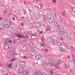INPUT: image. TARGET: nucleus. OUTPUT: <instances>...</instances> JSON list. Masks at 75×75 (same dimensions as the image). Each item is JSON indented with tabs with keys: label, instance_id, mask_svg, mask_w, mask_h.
I'll use <instances>...</instances> for the list:
<instances>
[{
	"label": "nucleus",
	"instance_id": "nucleus-15",
	"mask_svg": "<svg viewBox=\"0 0 75 75\" xmlns=\"http://www.w3.org/2000/svg\"><path fill=\"white\" fill-rule=\"evenodd\" d=\"M29 13L30 14V16H33L34 15V13L33 11L31 10H29Z\"/></svg>",
	"mask_w": 75,
	"mask_h": 75
},
{
	"label": "nucleus",
	"instance_id": "nucleus-49",
	"mask_svg": "<svg viewBox=\"0 0 75 75\" xmlns=\"http://www.w3.org/2000/svg\"><path fill=\"white\" fill-rule=\"evenodd\" d=\"M12 19L13 20H16V18H14V17H13Z\"/></svg>",
	"mask_w": 75,
	"mask_h": 75
},
{
	"label": "nucleus",
	"instance_id": "nucleus-29",
	"mask_svg": "<svg viewBox=\"0 0 75 75\" xmlns=\"http://www.w3.org/2000/svg\"><path fill=\"white\" fill-rule=\"evenodd\" d=\"M51 19H48V21L49 22V23H52V22H53V21H51Z\"/></svg>",
	"mask_w": 75,
	"mask_h": 75
},
{
	"label": "nucleus",
	"instance_id": "nucleus-27",
	"mask_svg": "<svg viewBox=\"0 0 75 75\" xmlns=\"http://www.w3.org/2000/svg\"><path fill=\"white\" fill-rule=\"evenodd\" d=\"M44 73V74H45L46 75H47L48 74V72H47L46 71H45Z\"/></svg>",
	"mask_w": 75,
	"mask_h": 75
},
{
	"label": "nucleus",
	"instance_id": "nucleus-8",
	"mask_svg": "<svg viewBox=\"0 0 75 75\" xmlns=\"http://www.w3.org/2000/svg\"><path fill=\"white\" fill-rule=\"evenodd\" d=\"M22 50L23 51L25 52L28 50V48L26 46H24L23 47Z\"/></svg>",
	"mask_w": 75,
	"mask_h": 75
},
{
	"label": "nucleus",
	"instance_id": "nucleus-60",
	"mask_svg": "<svg viewBox=\"0 0 75 75\" xmlns=\"http://www.w3.org/2000/svg\"><path fill=\"white\" fill-rule=\"evenodd\" d=\"M4 72V71H2V70L1 71V72Z\"/></svg>",
	"mask_w": 75,
	"mask_h": 75
},
{
	"label": "nucleus",
	"instance_id": "nucleus-36",
	"mask_svg": "<svg viewBox=\"0 0 75 75\" xmlns=\"http://www.w3.org/2000/svg\"><path fill=\"white\" fill-rule=\"evenodd\" d=\"M41 46L42 47H45V45H44V44H42L41 45Z\"/></svg>",
	"mask_w": 75,
	"mask_h": 75
},
{
	"label": "nucleus",
	"instance_id": "nucleus-10",
	"mask_svg": "<svg viewBox=\"0 0 75 75\" xmlns=\"http://www.w3.org/2000/svg\"><path fill=\"white\" fill-rule=\"evenodd\" d=\"M29 47L31 48H34V44L32 42H31L28 44Z\"/></svg>",
	"mask_w": 75,
	"mask_h": 75
},
{
	"label": "nucleus",
	"instance_id": "nucleus-57",
	"mask_svg": "<svg viewBox=\"0 0 75 75\" xmlns=\"http://www.w3.org/2000/svg\"><path fill=\"white\" fill-rule=\"evenodd\" d=\"M60 21L61 22H62V19H60Z\"/></svg>",
	"mask_w": 75,
	"mask_h": 75
},
{
	"label": "nucleus",
	"instance_id": "nucleus-31",
	"mask_svg": "<svg viewBox=\"0 0 75 75\" xmlns=\"http://www.w3.org/2000/svg\"><path fill=\"white\" fill-rule=\"evenodd\" d=\"M16 58L12 59L11 61H15V60H16Z\"/></svg>",
	"mask_w": 75,
	"mask_h": 75
},
{
	"label": "nucleus",
	"instance_id": "nucleus-24",
	"mask_svg": "<svg viewBox=\"0 0 75 75\" xmlns=\"http://www.w3.org/2000/svg\"><path fill=\"white\" fill-rule=\"evenodd\" d=\"M27 71H24L23 72V75H27Z\"/></svg>",
	"mask_w": 75,
	"mask_h": 75
},
{
	"label": "nucleus",
	"instance_id": "nucleus-37",
	"mask_svg": "<svg viewBox=\"0 0 75 75\" xmlns=\"http://www.w3.org/2000/svg\"><path fill=\"white\" fill-rule=\"evenodd\" d=\"M33 36H35V35H37V34L36 33H34L33 35Z\"/></svg>",
	"mask_w": 75,
	"mask_h": 75
},
{
	"label": "nucleus",
	"instance_id": "nucleus-56",
	"mask_svg": "<svg viewBox=\"0 0 75 75\" xmlns=\"http://www.w3.org/2000/svg\"><path fill=\"white\" fill-rule=\"evenodd\" d=\"M41 7V8H42V5H41L40 6Z\"/></svg>",
	"mask_w": 75,
	"mask_h": 75
},
{
	"label": "nucleus",
	"instance_id": "nucleus-52",
	"mask_svg": "<svg viewBox=\"0 0 75 75\" xmlns=\"http://www.w3.org/2000/svg\"><path fill=\"white\" fill-rule=\"evenodd\" d=\"M73 52H75V49H73Z\"/></svg>",
	"mask_w": 75,
	"mask_h": 75
},
{
	"label": "nucleus",
	"instance_id": "nucleus-11",
	"mask_svg": "<svg viewBox=\"0 0 75 75\" xmlns=\"http://www.w3.org/2000/svg\"><path fill=\"white\" fill-rule=\"evenodd\" d=\"M59 50L61 52H67V50L66 49H63V48L62 47H59Z\"/></svg>",
	"mask_w": 75,
	"mask_h": 75
},
{
	"label": "nucleus",
	"instance_id": "nucleus-54",
	"mask_svg": "<svg viewBox=\"0 0 75 75\" xmlns=\"http://www.w3.org/2000/svg\"><path fill=\"white\" fill-rule=\"evenodd\" d=\"M4 75H8V74L7 73H5L4 74Z\"/></svg>",
	"mask_w": 75,
	"mask_h": 75
},
{
	"label": "nucleus",
	"instance_id": "nucleus-32",
	"mask_svg": "<svg viewBox=\"0 0 75 75\" xmlns=\"http://www.w3.org/2000/svg\"><path fill=\"white\" fill-rule=\"evenodd\" d=\"M62 15L63 16H65V12H64L62 13Z\"/></svg>",
	"mask_w": 75,
	"mask_h": 75
},
{
	"label": "nucleus",
	"instance_id": "nucleus-64",
	"mask_svg": "<svg viewBox=\"0 0 75 75\" xmlns=\"http://www.w3.org/2000/svg\"><path fill=\"white\" fill-rule=\"evenodd\" d=\"M63 40L62 39H61V40Z\"/></svg>",
	"mask_w": 75,
	"mask_h": 75
},
{
	"label": "nucleus",
	"instance_id": "nucleus-34",
	"mask_svg": "<svg viewBox=\"0 0 75 75\" xmlns=\"http://www.w3.org/2000/svg\"><path fill=\"white\" fill-rule=\"evenodd\" d=\"M8 42H9V43H11V42H12V40H10L8 41Z\"/></svg>",
	"mask_w": 75,
	"mask_h": 75
},
{
	"label": "nucleus",
	"instance_id": "nucleus-14",
	"mask_svg": "<svg viewBox=\"0 0 75 75\" xmlns=\"http://www.w3.org/2000/svg\"><path fill=\"white\" fill-rule=\"evenodd\" d=\"M35 25L38 28H40L41 27V25L39 22H37L35 24Z\"/></svg>",
	"mask_w": 75,
	"mask_h": 75
},
{
	"label": "nucleus",
	"instance_id": "nucleus-33",
	"mask_svg": "<svg viewBox=\"0 0 75 75\" xmlns=\"http://www.w3.org/2000/svg\"><path fill=\"white\" fill-rule=\"evenodd\" d=\"M50 72L51 74L52 75H53V74H54V72L53 71H51Z\"/></svg>",
	"mask_w": 75,
	"mask_h": 75
},
{
	"label": "nucleus",
	"instance_id": "nucleus-28",
	"mask_svg": "<svg viewBox=\"0 0 75 75\" xmlns=\"http://www.w3.org/2000/svg\"><path fill=\"white\" fill-rule=\"evenodd\" d=\"M22 58H23V59H27V58H28V57L25 56H24L22 57Z\"/></svg>",
	"mask_w": 75,
	"mask_h": 75
},
{
	"label": "nucleus",
	"instance_id": "nucleus-18",
	"mask_svg": "<svg viewBox=\"0 0 75 75\" xmlns=\"http://www.w3.org/2000/svg\"><path fill=\"white\" fill-rule=\"evenodd\" d=\"M16 30V28H12L11 30V32L12 33H13V31H15Z\"/></svg>",
	"mask_w": 75,
	"mask_h": 75
},
{
	"label": "nucleus",
	"instance_id": "nucleus-62",
	"mask_svg": "<svg viewBox=\"0 0 75 75\" xmlns=\"http://www.w3.org/2000/svg\"><path fill=\"white\" fill-rule=\"evenodd\" d=\"M0 20H1V18H0Z\"/></svg>",
	"mask_w": 75,
	"mask_h": 75
},
{
	"label": "nucleus",
	"instance_id": "nucleus-63",
	"mask_svg": "<svg viewBox=\"0 0 75 75\" xmlns=\"http://www.w3.org/2000/svg\"><path fill=\"white\" fill-rule=\"evenodd\" d=\"M74 62H75V60H74Z\"/></svg>",
	"mask_w": 75,
	"mask_h": 75
},
{
	"label": "nucleus",
	"instance_id": "nucleus-20",
	"mask_svg": "<svg viewBox=\"0 0 75 75\" xmlns=\"http://www.w3.org/2000/svg\"><path fill=\"white\" fill-rule=\"evenodd\" d=\"M47 18L48 20V19H50V20H51L52 18V16H51V15L48 14L47 15Z\"/></svg>",
	"mask_w": 75,
	"mask_h": 75
},
{
	"label": "nucleus",
	"instance_id": "nucleus-43",
	"mask_svg": "<svg viewBox=\"0 0 75 75\" xmlns=\"http://www.w3.org/2000/svg\"><path fill=\"white\" fill-rule=\"evenodd\" d=\"M70 72H71V73H72L73 72V70H72V69H70Z\"/></svg>",
	"mask_w": 75,
	"mask_h": 75
},
{
	"label": "nucleus",
	"instance_id": "nucleus-55",
	"mask_svg": "<svg viewBox=\"0 0 75 75\" xmlns=\"http://www.w3.org/2000/svg\"><path fill=\"white\" fill-rule=\"evenodd\" d=\"M71 48H72V49H74V47H72V46H71Z\"/></svg>",
	"mask_w": 75,
	"mask_h": 75
},
{
	"label": "nucleus",
	"instance_id": "nucleus-38",
	"mask_svg": "<svg viewBox=\"0 0 75 75\" xmlns=\"http://www.w3.org/2000/svg\"><path fill=\"white\" fill-rule=\"evenodd\" d=\"M29 35H31V34H32V32L30 31L29 32Z\"/></svg>",
	"mask_w": 75,
	"mask_h": 75
},
{
	"label": "nucleus",
	"instance_id": "nucleus-51",
	"mask_svg": "<svg viewBox=\"0 0 75 75\" xmlns=\"http://www.w3.org/2000/svg\"><path fill=\"white\" fill-rule=\"evenodd\" d=\"M48 31H51V29H47Z\"/></svg>",
	"mask_w": 75,
	"mask_h": 75
},
{
	"label": "nucleus",
	"instance_id": "nucleus-5",
	"mask_svg": "<svg viewBox=\"0 0 75 75\" xmlns=\"http://www.w3.org/2000/svg\"><path fill=\"white\" fill-rule=\"evenodd\" d=\"M36 52H37L36 51V50H31L30 52V54L31 55H32V56H34V55H35L36 54Z\"/></svg>",
	"mask_w": 75,
	"mask_h": 75
},
{
	"label": "nucleus",
	"instance_id": "nucleus-45",
	"mask_svg": "<svg viewBox=\"0 0 75 75\" xmlns=\"http://www.w3.org/2000/svg\"><path fill=\"white\" fill-rule=\"evenodd\" d=\"M16 43V41L15 40H14L13 42L12 43V44H14V43Z\"/></svg>",
	"mask_w": 75,
	"mask_h": 75
},
{
	"label": "nucleus",
	"instance_id": "nucleus-46",
	"mask_svg": "<svg viewBox=\"0 0 75 75\" xmlns=\"http://www.w3.org/2000/svg\"><path fill=\"white\" fill-rule=\"evenodd\" d=\"M57 2V1L56 0H53V3H56Z\"/></svg>",
	"mask_w": 75,
	"mask_h": 75
},
{
	"label": "nucleus",
	"instance_id": "nucleus-1",
	"mask_svg": "<svg viewBox=\"0 0 75 75\" xmlns=\"http://www.w3.org/2000/svg\"><path fill=\"white\" fill-rule=\"evenodd\" d=\"M54 22L55 25L57 28V29H58V30H57L58 33L61 35H64V32L60 30V27H61V26L60 23L59 22V21H58V20L56 19H55L54 20Z\"/></svg>",
	"mask_w": 75,
	"mask_h": 75
},
{
	"label": "nucleus",
	"instance_id": "nucleus-58",
	"mask_svg": "<svg viewBox=\"0 0 75 75\" xmlns=\"http://www.w3.org/2000/svg\"><path fill=\"white\" fill-rule=\"evenodd\" d=\"M42 41H44V40H45L44 38H43V39H42Z\"/></svg>",
	"mask_w": 75,
	"mask_h": 75
},
{
	"label": "nucleus",
	"instance_id": "nucleus-16",
	"mask_svg": "<svg viewBox=\"0 0 75 75\" xmlns=\"http://www.w3.org/2000/svg\"><path fill=\"white\" fill-rule=\"evenodd\" d=\"M16 37H18V38H24V36L22 35H18L17 34L16 35Z\"/></svg>",
	"mask_w": 75,
	"mask_h": 75
},
{
	"label": "nucleus",
	"instance_id": "nucleus-21",
	"mask_svg": "<svg viewBox=\"0 0 75 75\" xmlns=\"http://www.w3.org/2000/svg\"><path fill=\"white\" fill-rule=\"evenodd\" d=\"M12 66V63H11L10 64H8L7 65V67L9 68H11V66Z\"/></svg>",
	"mask_w": 75,
	"mask_h": 75
},
{
	"label": "nucleus",
	"instance_id": "nucleus-25",
	"mask_svg": "<svg viewBox=\"0 0 75 75\" xmlns=\"http://www.w3.org/2000/svg\"><path fill=\"white\" fill-rule=\"evenodd\" d=\"M14 67H13V68L16 69L17 67V65L16 64H15L13 65Z\"/></svg>",
	"mask_w": 75,
	"mask_h": 75
},
{
	"label": "nucleus",
	"instance_id": "nucleus-9",
	"mask_svg": "<svg viewBox=\"0 0 75 75\" xmlns=\"http://www.w3.org/2000/svg\"><path fill=\"white\" fill-rule=\"evenodd\" d=\"M35 73L36 75H42V74H41L40 71H38L35 70H34Z\"/></svg>",
	"mask_w": 75,
	"mask_h": 75
},
{
	"label": "nucleus",
	"instance_id": "nucleus-26",
	"mask_svg": "<svg viewBox=\"0 0 75 75\" xmlns=\"http://www.w3.org/2000/svg\"><path fill=\"white\" fill-rule=\"evenodd\" d=\"M58 45L59 46H61L62 45V43H61L60 42H58Z\"/></svg>",
	"mask_w": 75,
	"mask_h": 75
},
{
	"label": "nucleus",
	"instance_id": "nucleus-40",
	"mask_svg": "<svg viewBox=\"0 0 75 75\" xmlns=\"http://www.w3.org/2000/svg\"><path fill=\"white\" fill-rule=\"evenodd\" d=\"M10 40V38H8L7 39L6 41H9Z\"/></svg>",
	"mask_w": 75,
	"mask_h": 75
},
{
	"label": "nucleus",
	"instance_id": "nucleus-30",
	"mask_svg": "<svg viewBox=\"0 0 75 75\" xmlns=\"http://www.w3.org/2000/svg\"><path fill=\"white\" fill-rule=\"evenodd\" d=\"M57 63L58 64H61V61L60 60H58L57 61Z\"/></svg>",
	"mask_w": 75,
	"mask_h": 75
},
{
	"label": "nucleus",
	"instance_id": "nucleus-23",
	"mask_svg": "<svg viewBox=\"0 0 75 75\" xmlns=\"http://www.w3.org/2000/svg\"><path fill=\"white\" fill-rule=\"evenodd\" d=\"M71 9H72V10L74 12V13H75V7L71 6Z\"/></svg>",
	"mask_w": 75,
	"mask_h": 75
},
{
	"label": "nucleus",
	"instance_id": "nucleus-6",
	"mask_svg": "<svg viewBox=\"0 0 75 75\" xmlns=\"http://www.w3.org/2000/svg\"><path fill=\"white\" fill-rule=\"evenodd\" d=\"M42 58V55L41 54H38L35 57L36 59H41Z\"/></svg>",
	"mask_w": 75,
	"mask_h": 75
},
{
	"label": "nucleus",
	"instance_id": "nucleus-50",
	"mask_svg": "<svg viewBox=\"0 0 75 75\" xmlns=\"http://www.w3.org/2000/svg\"><path fill=\"white\" fill-rule=\"evenodd\" d=\"M48 43H49V44H51V41L49 40L48 41Z\"/></svg>",
	"mask_w": 75,
	"mask_h": 75
},
{
	"label": "nucleus",
	"instance_id": "nucleus-4",
	"mask_svg": "<svg viewBox=\"0 0 75 75\" xmlns=\"http://www.w3.org/2000/svg\"><path fill=\"white\" fill-rule=\"evenodd\" d=\"M64 38L68 41L69 43L72 44V40L71 39V38L69 37L68 36H65L64 37Z\"/></svg>",
	"mask_w": 75,
	"mask_h": 75
},
{
	"label": "nucleus",
	"instance_id": "nucleus-53",
	"mask_svg": "<svg viewBox=\"0 0 75 75\" xmlns=\"http://www.w3.org/2000/svg\"><path fill=\"white\" fill-rule=\"evenodd\" d=\"M21 18H22V19H23V20L24 19V17H22Z\"/></svg>",
	"mask_w": 75,
	"mask_h": 75
},
{
	"label": "nucleus",
	"instance_id": "nucleus-48",
	"mask_svg": "<svg viewBox=\"0 0 75 75\" xmlns=\"http://www.w3.org/2000/svg\"><path fill=\"white\" fill-rule=\"evenodd\" d=\"M67 34H71V33L68 30L67 31Z\"/></svg>",
	"mask_w": 75,
	"mask_h": 75
},
{
	"label": "nucleus",
	"instance_id": "nucleus-19",
	"mask_svg": "<svg viewBox=\"0 0 75 75\" xmlns=\"http://www.w3.org/2000/svg\"><path fill=\"white\" fill-rule=\"evenodd\" d=\"M4 48L5 50H8L10 48V46L8 45H6L4 47Z\"/></svg>",
	"mask_w": 75,
	"mask_h": 75
},
{
	"label": "nucleus",
	"instance_id": "nucleus-59",
	"mask_svg": "<svg viewBox=\"0 0 75 75\" xmlns=\"http://www.w3.org/2000/svg\"><path fill=\"white\" fill-rule=\"evenodd\" d=\"M42 4H41V3H40V6H41V5H42Z\"/></svg>",
	"mask_w": 75,
	"mask_h": 75
},
{
	"label": "nucleus",
	"instance_id": "nucleus-2",
	"mask_svg": "<svg viewBox=\"0 0 75 75\" xmlns=\"http://www.w3.org/2000/svg\"><path fill=\"white\" fill-rule=\"evenodd\" d=\"M47 61L49 64H50L51 67H55L56 69H59V64L55 63L53 64L54 62H55V59H47Z\"/></svg>",
	"mask_w": 75,
	"mask_h": 75
},
{
	"label": "nucleus",
	"instance_id": "nucleus-61",
	"mask_svg": "<svg viewBox=\"0 0 75 75\" xmlns=\"http://www.w3.org/2000/svg\"><path fill=\"white\" fill-rule=\"evenodd\" d=\"M21 25H22V26H24V25H23V24H22Z\"/></svg>",
	"mask_w": 75,
	"mask_h": 75
},
{
	"label": "nucleus",
	"instance_id": "nucleus-22",
	"mask_svg": "<svg viewBox=\"0 0 75 75\" xmlns=\"http://www.w3.org/2000/svg\"><path fill=\"white\" fill-rule=\"evenodd\" d=\"M43 66H47V67H49V64H48V63H43Z\"/></svg>",
	"mask_w": 75,
	"mask_h": 75
},
{
	"label": "nucleus",
	"instance_id": "nucleus-7",
	"mask_svg": "<svg viewBox=\"0 0 75 75\" xmlns=\"http://www.w3.org/2000/svg\"><path fill=\"white\" fill-rule=\"evenodd\" d=\"M25 65V62H21L19 65L20 67H24Z\"/></svg>",
	"mask_w": 75,
	"mask_h": 75
},
{
	"label": "nucleus",
	"instance_id": "nucleus-42",
	"mask_svg": "<svg viewBox=\"0 0 75 75\" xmlns=\"http://www.w3.org/2000/svg\"><path fill=\"white\" fill-rule=\"evenodd\" d=\"M45 51H46V52H48V49H47V48H46V49H45Z\"/></svg>",
	"mask_w": 75,
	"mask_h": 75
},
{
	"label": "nucleus",
	"instance_id": "nucleus-41",
	"mask_svg": "<svg viewBox=\"0 0 75 75\" xmlns=\"http://www.w3.org/2000/svg\"><path fill=\"white\" fill-rule=\"evenodd\" d=\"M25 37L26 38H28V35L27 34L25 35Z\"/></svg>",
	"mask_w": 75,
	"mask_h": 75
},
{
	"label": "nucleus",
	"instance_id": "nucleus-35",
	"mask_svg": "<svg viewBox=\"0 0 75 75\" xmlns=\"http://www.w3.org/2000/svg\"><path fill=\"white\" fill-rule=\"evenodd\" d=\"M54 17H56L57 16V14L55 12L54 13Z\"/></svg>",
	"mask_w": 75,
	"mask_h": 75
},
{
	"label": "nucleus",
	"instance_id": "nucleus-44",
	"mask_svg": "<svg viewBox=\"0 0 75 75\" xmlns=\"http://www.w3.org/2000/svg\"><path fill=\"white\" fill-rule=\"evenodd\" d=\"M8 42L6 40V41L5 42V44H8Z\"/></svg>",
	"mask_w": 75,
	"mask_h": 75
},
{
	"label": "nucleus",
	"instance_id": "nucleus-12",
	"mask_svg": "<svg viewBox=\"0 0 75 75\" xmlns=\"http://www.w3.org/2000/svg\"><path fill=\"white\" fill-rule=\"evenodd\" d=\"M51 42L52 43V45H55V39H53L52 38H51L50 39Z\"/></svg>",
	"mask_w": 75,
	"mask_h": 75
},
{
	"label": "nucleus",
	"instance_id": "nucleus-47",
	"mask_svg": "<svg viewBox=\"0 0 75 75\" xmlns=\"http://www.w3.org/2000/svg\"><path fill=\"white\" fill-rule=\"evenodd\" d=\"M47 29H51V27H50V26H48Z\"/></svg>",
	"mask_w": 75,
	"mask_h": 75
},
{
	"label": "nucleus",
	"instance_id": "nucleus-39",
	"mask_svg": "<svg viewBox=\"0 0 75 75\" xmlns=\"http://www.w3.org/2000/svg\"><path fill=\"white\" fill-rule=\"evenodd\" d=\"M39 33L40 34H43V32H42V31H40Z\"/></svg>",
	"mask_w": 75,
	"mask_h": 75
},
{
	"label": "nucleus",
	"instance_id": "nucleus-13",
	"mask_svg": "<svg viewBox=\"0 0 75 75\" xmlns=\"http://www.w3.org/2000/svg\"><path fill=\"white\" fill-rule=\"evenodd\" d=\"M23 72V69L20 68L18 69V72L19 74H21Z\"/></svg>",
	"mask_w": 75,
	"mask_h": 75
},
{
	"label": "nucleus",
	"instance_id": "nucleus-3",
	"mask_svg": "<svg viewBox=\"0 0 75 75\" xmlns=\"http://www.w3.org/2000/svg\"><path fill=\"white\" fill-rule=\"evenodd\" d=\"M10 25H11V23L7 21H5L4 22L3 24L1 25L0 30H4L6 27L9 28L10 27Z\"/></svg>",
	"mask_w": 75,
	"mask_h": 75
},
{
	"label": "nucleus",
	"instance_id": "nucleus-17",
	"mask_svg": "<svg viewBox=\"0 0 75 75\" xmlns=\"http://www.w3.org/2000/svg\"><path fill=\"white\" fill-rule=\"evenodd\" d=\"M14 54H8L7 57V58L8 59H10V58H11V57L12 56H13V55H14Z\"/></svg>",
	"mask_w": 75,
	"mask_h": 75
}]
</instances>
